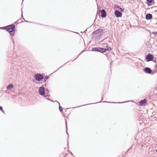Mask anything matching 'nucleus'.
Returning a JSON list of instances; mask_svg holds the SVG:
<instances>
[{"instance_id":"f257e3e1","label":"nucleus","mask_w":157,"mask_h":157,"mask_svg":"<svg viewBox=\"0 0 157 157\" xmlns=\"http://www.w3.org/2000/svg\"><path fill=\"white\" fill-rule=\"evenodd\" d=\"M5 28L7 30V31L9 32L11 35L13 36L15 32V25H11L6 26Z\"/></svg>"},{"instance_id":"f03ea898","label":"nucleus","mask_w":157,"mask_h":157,"mask_svg":"<svg viewBox=\"0 0 157 157\" xmlns=\"http://www.w3.org/2000/svg\"><path fill=\"white\" fill-rule=\"evenodd\" d=\"M111 50V48L110 47H108V46H106V48H99L98 50L99 52H101L102 53H103L105 52L107 50Z\"/></svg>"},{"instance_id":"7ed1b4c3","label":"nucleus","mask_w":157,"mask_h":157,"mask_svg":"<svg viewBox=\"0 0 157 157\" xmlns=\"http://www.w3.org/2000/svg\"><path fill=\"white\" fill-rule=\"evenodd\" d=\"M35 78L36 80L40 81L43 78V77L42 75L37 74L35 75Z\"/></svg>"},{"instance_id":"20e7f679","label":"nucleus","mask_w":157,"mask_h":157,"mask_svg":"<svg viewBox=\"0 0 157 157\" xmlns=\"http://www.w3.org/2000/svg\"><path fill=\"white\" fill-rule=\"evenodd\" d=\"M39 93L40 95H44L45 94V89L44 87L41 86L39 90Z\"/></svg>"},{"instance_id":"39448f33","label":"nucleus","mask_w":157,"mask_h":157,"mask_svg":"<svg viewBox=\"0 0 157 157\" xmlns=\"http://www.w3.org/2000/svg\"><path fill=\"white\" fill-rule=\"evenodd\" d=\"M147 100L146 99H144L143 100H141L140 101L139 104V105L141 106H145L147 104Z\"/></svg>"},{"instance_id":"423d86ee","label":"nucleus","mask_w":157,"mask_h":157,"mask_svg":"<svg viewBox=\"0 0 157 157\" xmlns=\"http://www.w3.org/2000/svg\"><path fill=\"white\" fill-rule=\"evenodd\" d=\"M147 61H150L152 60L153 59V56L151 54H149L146 57Z\"/></svg>"},{"instance_id":"0eeeda50","label":"nucleus","mask_w":157,"mask_h":157,"mask_svg":"<svg viewBox=\"0 0 157 157\" xmlns=\"http://www.w3.org/2000/svg\"><path fill=\"white\" fill-rule=\"evenodd\" d=\"M114 13L115 16L117 17H121L122 15V13L117 10H116L115 11Z\"/></svg>"},{"instance_id":"6e6552de","label":"nucleus","mask_w":157,"mask_h":157,"mask_svg":"<svg viewBox=\"0 0 157 157\" xmlns=\"http://www.w3.org/2000/svg\"><path fill=\"white\" fill-rule=\"evenodd\" d=\"M144 71L146 73L148 74H150L151 72V69L148 67H146L145 68Z\"/></svg>"},{"instance_id":"1a4fd4ad","label":"nucleus","mask_w":157,"mask_h":157,"mask_svg":"<svg viewBox=\"0 0 157 157\" xmlns=\"http://www.w3.org/2000/svg\"><path fill=\"white\" fill-rule=\"evenodd\" d=\"M101 16L103 17H105L106 16V13L104 10H102L101 11Z\"/></svg>"},{"instance_id":"9d476101","label":"nucleus","mask_w":157,"mask_h":157,"mask_svg":"<svg viewBox=\"0 0 157 157\" xmlns=\"http://www.w3.org/2000/svg\"><path fill=\"white\" fill-rule=\"evenodd\" d=\"M152 18V15L150 13L147 14L146 16V18L147 20L151 19Z\"/></svg>"},{"instance_id":"9b49d317","label":"nucleus","mask_w":157,"mask_h":157,"mask_svg":"<svg viewBox=\"0 0 157 157\" xmlns=\"http://www.w3.org/2000/svg\"><path fill=\"white\" fill-rule=\"evenodd\" d=\"M13 87V84H10V85H9L7 87V89H8V90H10L11 88H12Z\"/></svg>"},{"instance_id":"f8f14e48","label":"nucleus","mask_w":157,"mask_h":157,"mask_svg":"<svg viewBox=\"0 0 157 157\" xmlns=\"http://www.w3.org/2000/svg\"><path fill=\"white\" fill-rule=\"evenodd\" d=\"M98 49L99 48H94L93 49V50L94 51H97L99 52Z\"/></svg>"},{"instance_id":"ddd939ff","label":"nucleus","mask_w":157,"mask_h":157,"mask_svg":"<svg viewBox=\"0 0 157 157\" xmlns=\"http://www.w3.org/2000/svg\"><path fill=\"white\" fill-rule=\"evenodd\" d=\"M147 2L149 3H152L153 2V0H146Z\"/></svg>"},{"instance_id":"4468645a","label":"nucleus","mask_w":157,"mask_h":157,"mask_svg":"<svg viewBox=\"0 0 157 157\" xmlns=\"http://www.w3.org/2000/svg\"><path fill=\"white\" fill-rule=\"evenodd\" d=\"M59 109L60 112H62L63 111V108L61 106H59Z\"/></svg>"},{"instance_id":"2eb2a0df","label":"nucleus","mask_w":157,"mask_h":157,"mask_svg":"<svg viewBox=\"0 0 157 157\" xmlns=\"http://www.w3.org/2000/svg\"><path fill=\"white\" fill-rule=\"evenodd\" d=\"M0 110H1L2 111V110H3L2 107L0 106Z\"/></svg>"},{"instance_id":"dca6fc26","label":"nucleus","mask_w":157,"mask_h":157,"mask_svg":"<svg viewBox=\"0 0 157 157\" xmlns=\"http://www.w3.org/2000/svg\"><path fill=\"white\" fill-rule=\"evenodd\" d=\"M101 31L102 32V30H100V29H99V30H97V32H99L100 31Z\"/></svg>"},{"instance_id":"f3484780","label":"nucleus","mask_w":157,"mask_h":157,"mask_svg":"<svg viewBox=\"0 0 157 157\" xmlns=\"http://www.w3.org/2000/svg\"><path fill=\"white\" fill-rule=\"evenodd\" d=\"M155 67H157V64H156Z\"/></svg>"},{"instance_id":"a211bd4d","label":"nucleus","mask_w":157,"mask_h":157,"mask_svg":"<svg viewBox=\"0 0 157 157\" xmlns=\"http://www.w3.org/2000/svg\"><path fill=\"white\" fill-rule=\"evenodd\" d=\"M156 152H157V149H156Z\"/></svg>"}]
</instances>
